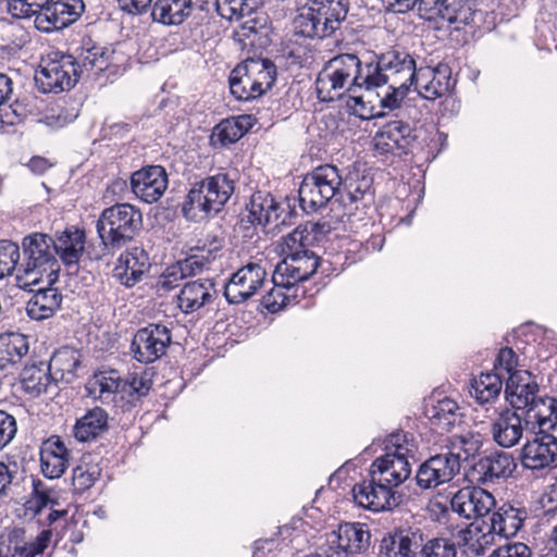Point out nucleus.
<instances>
[{"instance_id": "54", "label": "nucleus", "mask_w": 557, "mask_h": 557, "mask_svg": "<svg viewBox=\"0 0 557 557\" xmlns=\"http://www.w3.org/2000/svg\"><path fill=\"white\" fill-rule=\"evenodd\" d=\"M346 107L351 113L361 120L381 119L387 115L385 111H377L371 101L364 100L363 96L348 92Z\"/></svg>"}, {"instance_id": "40", "label": "nucleus", "mask_w": 557, "mask_h": 557, "mask_svg": "<svg viewBox=\"0 0 557 557\" xmlns=\"http://www.w3.org/2000/svg\"><path fill=\"white\" fill-rule=\"evenodd\" d=\"M425 417L429 419L432 426L438 432H449L460 422L461 413L458 404L445 397L438 400L435 405L426 407Z\"/></svg>"}, {"instance_id": "18", "label": "nucleus", "mask_w": 557, "mask_h": 557, "mask_svg": "<svg viewBox=\"0 0 557 557\" xmlns=\"http://www.w3.org/2000/svg\"><path fill=\"white\" fill-rule=\"evenodd\" d=\"M267 276L263 267L249 262L232 274L224 286V297L231 305H239L252 297L261 287Z\"/></svg>"}, {"instance_id": "53", "label": "nucleus", "mask_w": 557, "mask_h": 557, "mask_svg": "<svg viewBox=\"0 0 557 557\" xmlns=\"http://www.w3.org/2000/svg\"><path fill=\"white\" fill-rule=\"evenodd\" d=\"M235 122L224 119L218 123L211 132L209 144L214 149L225 148L240 139V133L236 131Z\"/></svg>"}, {"instance_id": "44", "label": "nucleus", "mask_w": 557, "mask_h": 557, "mask_svg": "<svg viewBox=\"0 0 557 557\" xmlns=\"http://www.w3.org/2000/svg\"><path fill=\"white\" fill-rule=\"evenodd\" d=\"M503 380V373L494 371L482 372L479 377L472 380L470 394L480 405L493 403L502 392Z\"/></svg>"}, {"instance_id": "37", "label": "nucleus", "mask_w": 557, "mask_h": 557, "mask_svg": "<svg viewBox=\"0 0 557 557\" xmlns=\"http://www.w3.org/2000/svg\"><path fill=\"white\" fill-rule=\"evenodd\" d=\"M193 11V0H156L151 7V17L153 22L165 26L181 25Z\"/></svg>"}, {"instance_id": "15", "label": "nucleus", "mask_w": 557, "mask_h": 557, "mask_svg": "<svg viewBox=\"0 0 557 557\" xmlns=\"http://www.w3.org/2000/svg\"><path fill=\"white\" fill-rule=\"evenodd\" d=\"M557 460V436L552 431H535L521 448V465L524 469L543 471Z\"/></svg>"}, {"instance_id": "39", "label": "nucleus", "mask_w": 557, "mask_h": 557, "mask_svg": "<svg viewBox=\"0 0 557 557\" xmlns=\"http://www.w3.org/2000/svg\"><path fill=\"white\" fill-rule=\"evenodd\" d=\"M20 376L23 389L32 397H38L57 385L48 363L44 361L26 364Z\"/></svg>"}, {"instance_id": "21", "label": "nucleus", "mask_w": 557, "mask_h": 557, "mask_svg": "<svg viewBox=\"0 0 557 557\" xmlns=\"http://www.w3.org/2000/svg\"><path fill=\"white\" fill-rule=\"evenodd\" d=\"M528 518V511L520 504L509 502L503 503L487 516L488 521L483 520V524L487 527V533L483 535H498L499 537L509 539L517 535L522 529Z\"/></svg>"}, {"instance_id": "25", "label": "nucleus", "mask_w": 557, "mask_h": 557, "mask_svg": "<svg viewBox=\"0 0 557 557\" xmlns=\"http://www.w3.org/2000/svg\"><path fill=\"white\" fill-rule=\"evenodd\" d=\"M516 469L515 460L510 453L494 450L481 456L472 466L476 481L483 484L495 483L499 479H507Z\"/></svg>"}, {"instance_id": "16", "label": "nucleus", "mask_w": 557, "mask_h": 557, "mask_svg": "<svg viewBox=\"0 0 557 557\" xmlns=\"http://www.w3.org/2000/svg\"><path fill=\"white\" fill-rule=\"evenodd\" d=\"M370 531L360 522H343L327 535L326 546L335 557H352L366 552L370 545Z\"/></svg>"}, {"instance_id": "59", "label": "nucleus", "mask_w": 557, "mask_h": 557, "mask_svg": "<svg viewBox=\"0 0 557 557\" xmlns=\"http://www.w3.org/2000/svg\"><path fill=\"white\" fill-rule=\"evenodd\" d=\"M215 259L212 250L208 251L207 256L191 255L183 260L176 262V269L180 272L178 276H194L200 273L207 264Z\"/></svg>"}, {"instance_id": "4", "label": "nucleus", "mask_w": 557, "mask_h": 557, "mask_svg": "<svg viewBox=\"0 0 557 557\" xmlns=\"http://www.w3.org/2000/svg\"><path fill=\"white\" fill-rule=\"evenodd\" d=\"M235 190V180L226 172L195 182L182 203L183 216L191 222L220 213Z\"/></svg>"}, {"instance_id": "20", "label": "nucleus", "mask_w": 557, "mask_h": 557, "mask_svg": "<svg viewBox=\"0 0 557 557\" xmlns=\"http://www.w3.org/2000/svg\"><path fill=\"white\" fill-rule=\"evenodd\" d=\"M495 506L496 500L490 492L474 486L460 488L450 499L451 510L467 520L483 521Z\"/></svg>"}, {"instance_id": "49", "label": "nucleus", "mask_w": 557, "mask_h": 557, "mask_svg": "<svg viewBox=\"0 0 557 557\" xmlns=\"http://www.w3.org/2000/svg\"><path fill=\"white\" fill-rule=\"evenodd\" d=\"M299 267H296L294 261H290L286 256H284V259L281 263H278L275 268V271L272 276L273 285L284 286L286 290L295 289V293L297 290L302 289V294L305 293V287L301 285V283L305 282L302 280Z\"/></svg>"}, {"instance_id": "22", "label": "nucleus", "mask_w": 557, "mask_h": 557, "mask_svg": "<svg viewBox=\"0 0 557 557\" xmlns=\"http://www.w3.org/2000/svg\"><path fill=\"white\" fill-rule=\"evenodd\" d=\"M150 269L149 256L140 247H133L117 258L112 277L121 285L131 288L138 284Z\"/></svg>"}, {"instance_id": "2", "label": "nucleus", "mask_w": 557, "mask_h": 557, "mask_svg": "<svg viewBox=\"0 0 557 557\" xmlns=\"http://www.w3.org/2000/svg\"><path fill=\"white\" fill-rule=\"evenodd\" d=\"M367 75L363 54L339 53L330 59L319 72L314 82L317 97L321 102H332L342 96V90L372 91L367 84Z\"/></svg>"}, {"instance_id": "33", "label": "nucleus", "mask_w": 557, "mask_h": 557, "mask_svg": "<svg viewBox=\"0 0 557 557\" xmlns=\"http://www.w3.org/2000/svg\"><path fill=\"white\" fill-rule=\"evenodd\" d=\"M321 24V35L329 38L335 35L349 11L348 0H312Z\"/></svg>"}, {"instance_id": "57", "label": "nucleus", "mask_w": 557, "mask_h": 557, "mask_svg": "<svg viewBox=\"0 0 557 557\" xmlns=\"http://www.w3.org/2000/svg\"><path fill=\"white\" fill-rule=\"evenodd\" d=\"M287 258L290 261H294L296 267L300 268V275L305 282L317 272L319 267L323 265L322 259L309 249L301 250L299 252H289Z\"/></svg>"}, {"instance_id": "42", "label": "nucleus", "mask_w": 557, "mask_h": 557, "mask_svg": "<svg viewBox=\"0 0 557 557\" xmlns=\"http://www.w3.org/2000/svg\"><path fill=\"white\" fill-rule=\"evenodd\" d=\"M29 345L25 335L7 333L0 336V370L14 367L28 354Z\"/></svg>"}, {"instance_id": "7", "label": "nucleus", "mask_w": 557, "mask_h": 557, "mask_svg": "<svg viewBox=\"0 0 557 557\" xmlns=\"http://www.w3.org/2000/svg\"><path fill=\"white\" fill-rule=\"evenodd\" d=\"M409 436L412 435L404 431L391 433L384 441L386 453L370 467L380 478L388 480L393 487L400 485L411 474L408 454L413 451V445L409 447Z\"/></svg>"}, {"instance_id": "9", "label": "nucleus", "mask_w": 557, "mask_h": 557, "mask_svg": "<svg viewBox=\"0 0 557 557\" xmlns=\"http://www.w3.org/2000/svg\"><path fill=\"white\" fill-rule=\"evenodd\" d=\"M369 479L357 483L352 487L355 503L373 512L391 511L403 502V495L393 491L388 480L380 478L369 470Z\"/></svg>"}, {"instance_id": "56", "label": "nucleus", "mask_w": 557, "mask_h": 557, "mask_svg": "<svg viewBox=\"0 0 557 557\" xmlns=\"http://www.w3.org/2000/svg\"><path fill=\"white\" fill-rule=\"evenodd\" d=\"M457 548L454 542L444 537L431 539L424 542L421 539L420 557H456Z\"/></svg>"}, {"instance_id": "3", "label": "nucleus", "mask_w": 557, "mask_h": 557, "mask_svg": "<svg viewBox=\"0 0 557 557\" xmlns=\"http://www.w3.org/2000/svg\"><path fill=\"white\" fill-rule=\"evenodd\" d=\"M60 273V264L53 251V237L35 232L22 239V260L15 276L22 289L47 282L53 285Z\"/></svg>"}, {"instance_id": "45", "label": "nucleus", "mask_w": 557, "mask_h": 557, "mask_svg": "<svg viewBox=\"0 0 557 557\" xmlns=\"http://www.w3.org/2000/svg\"><path fill=\"white\" fill-rule=\"evenodd\" d=\"M245 62V72L259 84V89H263V95L272 89L277 78V67L275 63L268 58H247Z\"/></svg>"}, {"instance_id": "47", "label": "nucleus", "mask_w": 557, "mask_h": 557, "mask_svg": "<svg viewBox=\"0 0 557 557\" xmlns=\"http://www.w3.org/2000/svg\"><path fill=\"white\" fill-rule=\"evenodd\" d=\"M53 0H8V12L14 18L34 17L35 27L39 30V17H44L47 8Z\"/></svg>"}, {"instance_id": "58", "label": "nucleus", "mask_w": 557, "mask_h": 557, "mask_svg": "<svg viewBox=\"0 0 557 557\" xmlns=\"http://www.w3.org/2000/svg\"><path fill=\"white\" fill-rule=\"evenodd\" d=\"M410 89L406 82L401 83L399 86L389 85L387 92L379 101L380 111L387 110V112H393L398 110L397 113L401 115L403 103Z\"/></svg>"}, {"instance_id": "31", "label": "nucleus", "mask_w": 557, "mask_h": 557, "mask_svg": "<svg viewBox=\"0 0 557 557\" xmlns=\"http://www.w3.org/2000/svg\"><path fill=\"white\" fill-rule=\"evenodd\" d=\"M215 295V285L210 278L187 282L177 296L178 308L185 314L196 312L210 304Z\"/></svg>"}, {"instance_id": "63", "label": "nucleus", "mask_w": 557, "mask_h": 557, "mask_svg": "<svg viewBox=\"0 0 557 557\" xmlns=\"http://www.w3.org/2000/svg\"><path fill=\"white\" fill-rule=\"evenodd\" d=\"M17 432L16 419L11 413L0 410V450L8 446Z\"/></svg>"}, {"instance_id": "5", "label": "nucleus", "mask_w": 557, "mask_h": 557, "mask_svg": "<svg viewBox=\"0 0 557 557\" xmlns=\"http://www.w3.org/2000/svg\"><path fill=\"white\" fill-rule=\"evenodd\" d=\"M373 156L385 164H392L395 158L416 156V150H423L420 128L396 113L387 120L372 137Z\"/></svg>"}, {"instance_id": "24", "label": "nucleus", "mask_w": 557, "mask_h": 557, "mask_svg": "<svg viewBox=\"0 0 557 557\" xmlns=\"http://www.w3.org/2000/svg\"><path fill=\"white\" fill-rule=\"evenodd\" d=\"M85 10L83 0H57L39 17V32L52 33L64 29L76 22Z\"/></svg>"}, {"instance_id": "62", "label": "nucleus", "mask_w": 557, "mask_h": 557, "mask_svg": "<svg viewBox=\"0 0 557 557\" xmlns=\"http://www.w3.org/2000/svg\"><path fill=\"white\" fill-rule=\"evenodd\" d=\"M518 366V356L510 347H503L494 361L492 371L502 373L503 371L509 376L511 373L520 372L516 370Z\"/></svg>"}, {"instance_id": "30", "label": "nucleus", "mask_w": 557, "mask_h": 557, "mask_svg": "<svg viewBox=\"0 0 557 557\" xmlns=\"http://www.w3.org/2000/svg\"><path fill=\"white\" fill-rule=\"evenodd\" d=\"M85 232L78 227H66L53 237V251L67 268L77 265L85 249Z\"/></svg>"}, {"instance_id": "64", "label": "nucleus", "mask_w": 557, "mask_h": 557, "mask_svg": "<svg viewBox=\"0 0 557 557\" xmlns=\"http://www.w3.org/2000/svg\"><path fill=\"white\" fill-rule=\"evenodd\" d=\"M488 557H532V550L522 542L507 543L494 549Z\"/></svg>"}, {"instance_id": "6", "label": "nucleus", "mask_w": 557, "mask_h": 557, "mask_svg": "<svg viewBox=\"0 0 557 557\" xmlns=\"http://www.w3.org/2000/svg\"><path fill=\"white\" fill-rule=\"evenodd\" d=\"M343 183L344 177L334 164L325 163L312 169L298 188L301 210L309 214L325 208L333 199L339 202Z\"/></svg>"}, {"instance_id": "1", "label": "nucleus", "mask_w": 557, "mask_h": 557, "mask_svg": "<svg viewBox=\"0 0 557 557\" xmlns=\"http://www.w3.org/2000/svg\"><path fill=\"white\" fill-rule=\"evenodd\" d=\"M104 71V47L84 39L81 63L62 51H51L41 60L36 84L42 92L59 94L74 87L81 75L98 78Z\"/></svg>"}, {"instance_id": "41", "label": "nucleus", "mask_w": 557, "mask_h": 557, "mask_svg": "<svg viewBox=\"0 0 557 557\" xmlns=\"http://www.w3.org/2000/svg\"><path fill=\"white\" fill-rule=\"evenodd\" d=\"M104 433V410L101 407L89 409L73 426V436L77 442L89 443Z\"/></svg>"}, {"instance_id": "43", "label": "nucleus", "mask_w": 557, "mask_h": 557, "mask_svg": "<svg viewBox=\"0 0 557 557\" xmlns=\"http://www.w3.org/2000/svg\"><path fill=\"white\" fill-rule=\"evenodd\" d=\"M245 69V62L242 61L228 76L231 94L239 101H250L263 96V89H259V84Z\"/></svg>"}, {"instance_id": "46", "label": "nucleus", "mask_w": 557, "mask_h": 557, "mask_svg": "<svg viewBox=\"0 0 557 557\" xmlns=\"http://www.w3.org/2000/svg\"><path fill=\"white\" fill-rule=\"evenodd\" d=\"M263 3V0H214V8L219 16L232 21L251 16Z\"/></svg>"}, {"instance_id": "48", "label": "nucleus", "mask_w": 557, "mask_h": 557, "mask_svg": "<svg viewBox=\"0 0 557 557\" xmlns=\"http://www.w3.org/2000/svg\"><path fill=\"white\" fill-rule=\"evenodd\" d=\"M294 25L297 33L305 38L323 39L320 20L317 16L312 0H308L299 10V13L294 20Z\"/></svg>"}, {"instance_id": "52", "label": "nucleus", "mask_w": 557, "mask_h": 557, "mask_svg": "<svg viewBox=\"0 0 557 557\" xmlns=\"http://www.w3.org/2000/svg\"><path fill=\"white\" fill-rule=\"evenodd\" d=\"M420 140L423 150H416V156L421 154L423 160L432 162L447 146V135L438 128L422 131L420 128Z\"/></svg>"}, {"instance_id": "34", "label": "nucleus", "mask_w": 557, "mask_h": 557, "mask_svg": "<svg viewBox=\"0 0 557 557\" xmlns=\"http://www.w3.org/2000/svg\"><path fill=\"white\" fill-rule=\"evenodd\" d=\"M33 296L26 304L27 315L33 320H45L54 314L62 302V295L58 288L49 285L38 289H29Z\"/></svg>"}, {"instance_id": "28", "label": "nucleus", "mask_w": 557, "mask_h": 557, "mask_svg": "<svg viewBox=\"0 0 557 557\" xmlns=\"http://www.w3.org/2000/svg\"><path fill=\"white\" fill-rule=\"evenodd\" d=\"M539 393V384L529 371L511 373L506 381L505 398L517 410H527Z\"/></svg>"}, {"instance_id": "38", "label": "nucleus", "mask_w": 557, "mask_h": 557, "mask_svg": "<svg viewBox=\"0 0 557 557\" xmlns=\"http://www.w3.org/2000/svg\"><path fill=\"white\" fill-rule=\"evenodd\" d=\"M48 366L55 383L70 384L77 377L76 371L81 367V354L73 347H60L51 356Z\"/></svg>"}, {"instance_id": "32", "label": "nucleus", "mask_w": 557, "mask_h": 557, "mask_svg": "<svg viewBox=\"0 0 557 557\" xmlns=\"http://www.w3.org/2000/svg\"><path fill=\"white\" fill-rule=\"evenodd\" d=\"M474 0H432L424 20L442 18L448 23L469 24L472 21Z\"/></svg>"}, {"instance_id": "50", "label": "nucleus", "mask_w": 557, "mask_h": 557, "mask_svg": "<svg viewBox=\"0 0 557 557\" xmlns=\"http://www.w3.org/2000/svg\"><path fill=\"white\" fill-rule=\"evenodd\" d=\"M451 70L447 64L438 63L434 67V76L428 84H421L423 98L434 100L443 97L450 89Z\"/></svg>"}, {"instance_id": "26", "label": "nucleus", "mask_w": 557, "mask_h": 557, "mask_svg": "<svg viewBox=\"0 0 557 557\" xmlns=\"http://www.w3.org/2000/svg\"><path fill=\"white\" fill-rule=\"evenodd\" d=\"M374 201L372 177L359 171L349 172L344 177L339 203L343 206L355 205V210L370 208Z\"/></svg>"}, {"instance_id": "10", "label": "nucleus", "mask_w": 557, "mask_h": 557, "mask_svg": "<svg viewBox=\"0 0 557 557\" xmlns=\"http://www.w3.org/2000/svg\"><path fill=\"white\" fill-rule=\"evenodd\" d=\"M107 248H121L127 245L141 230L143 214L128 202H115L107 208Z\"/></svg>"}, {"instance_id": "8", "label": "nucleus", "mask_w": 557, "mask_h": 557, "mask_svg": "<svg viewBox=\"0 0 557 557\" xmlns=\"http://www.w3.org/2000/svg\"><path fill=\"white\" fill-rule=\"evenodd\" d=\"M367 66V84L372 90L385 86L389 74L409 73L414 69V58L401 48H391L382 53H363Z\"/></svg>"}, {"instance_id": "51", "label": "nucleus", "mask_w": 557, "mask_h": 557, "mask_svg": "<svg viewBox=\"0 0 557 557\" xmlns=\"http://www.w3.org/2000/svg\"><path fill=\"white\" fill-rule=\"evenodd\" d=\"M319 227L320 225L313 222H308L304 225L299 224L293 232L284 237L282 253L288 257L289 252H299L308 249L309 236L312 233H318Z\"/></svg>"}, {"instance_id": "14", "label": "nucleus", "mask_w": 557, "mask_h": 557, "mask_svg": "<svg viewBox=\"0 0 557 557\" xmlns=\"http://www.w3.org/2000/svg\"><path fill=\"white\" fill-rule=\"evenodd\" d=\"M246 209L249 210L247 216L261 226L272 223L275 226L290 225L294 223L292 220L297 215L295 208L288 201L284 205L278 203L270 193L262 190L251 195Z\"/></svg>"}, {"instance_id": "19", "label": "nucleus", "mask_w": 557, "mask_h": 557, "mask_svg": "<svg viewBox=\"0 0 557 557\" xmlns=\"http://www.w3.org/2000/svg\"><path fill=\"white\" fill-rule=\"evenodd\" d=\"M169 185L166 170L162 165H145L129 176L131 191L143 202L154 203Z\"/></svg>"}, {"instance_id": "27", "label": "nucleus", "mask_w": 557, "mask_h": 557, "mask_svg": "<svg viewBox=\"0 0 557 557\" xmlns=\"http://www.w3.org/2000/svg\"><path fill=\"white\" fill-rule=\"evenodd\" d=\"M422 532L400 530L387 533L379 546V557H420Z\"/></svg>"}, {"instance_id": "23", "label": "nucleus", "mask_w": 557, "mask_h": 557, "mask_svg": "<svg viewBox=\"0 0 557 557\" xmlns=\"http://www.w3.org/2000/svg\"><path fill=\"white\" fill-rule=\"evenodd\" d=\"M233 34V37L243 48H264L271 41V20L261 9H257L251 16H246Z\"/></svg>"}, {"instance_id": "12", "label": "nucleus", "mask_w": 557, "mask_h": 557, "mask_svg": "<svg viewBox=\"0 0 557 557\" xmlns=\"http://www.w3.org/2000/svg\"><path fill=\"white\" fill-rule=\"evenodd\" d=\"M171 341L170 329L163 324L150 323L135 333L131 351L136 361L148 364L165 355Z\"/></svg>"}, {"instance_id": "60", "label": "nucleus", "mask_w": 557, "mask_h": 557, "mask_svg": "<svg viewBox=\"0 0 557 557\" xmlns=\"http://www.w3.org/2000/svg\"><path fill=\"white\" fill-rule=\"evenodd\" d=\"M261 304L269 312L275 313L290 305V295L281 284L274 285L271 290L262 297Z\"/></svg>"}, {"instance_id": "61", "label": "nucleus", "mask_w": 557, "mask_h": 557, "mask_svg": "<svg viewBox=\"0 0 557 557\" xmlns=\"http://www.w3.org/2000/svg\"><path fill=\"white\" fill-rule=\"evenodd\" d=\"M432 0H383L386 10L393 13L403 14L412 10H417L419 15L424 18L428 5L431 7Z\"/></svg>"}, {"instance_id": "29", "label": "nucleus", "mask_w": 557, "mask_h": 557, "mask_svg": "<svg viewBox=\"0 0 557 557\" xmlns=\"http://www.w3.org/2000/svg\"><path fill=\"white\" fill-rule=\"evenodd\" d=\"M70 451L60 436H51L40 448V468L45 478L58 479L69 467Z\"/></svg>"}, {"instance_id": "13", "label": "nucleus", "mask_w": 557, "mask_h": 557, "mask_svg": "<svg viewBox=\"0 0 557 557\" xmlns=\"http://www.w3.org/2000/svg\"><path fill=\"white\" fill-rule=\"evenodd\" d=\"M459 471V454L451 451L436 454L419 466L416 473V483L422 490L435 488L450 482Z\"/></svg>"}, {"instance_id": "17", "label": "nucleus", "mask_w": 557, "mask_h": 557, "mask_svg": "<svg viewBox=\"0 0 557 557\" xmlns=\"http://www.w3.org/2000/svg\"><path fill=\"white\" fill-rule=\"evenodd\" d=\"M26 530L23 527H14L7 534L0 536V557H36L42 555L48 548L52 531L45 529L34 541L27 540Z\"/></svg>"}, {"instance_id": "35", "label": "nucleus", "mask_w": 557, "mask_h": 557, "mask_svg": "<svg viewBox=\"0 0 557 557\" xmlns=\"http://www.w3.org/2000/svg\"><path fill=\"white\" fill-rule=\"evenodd\" d=\"M524 421L533 430L554 431L557 428V399L549 396L535 397L525 410Z\"/></svg>"}, {"instance_id": "11", "label": "nucleus", "mask_w": 557, "mask_h": 557, "mask_svg": "<svg viewBox=\"0 0 557 557\" xmlns=\"http://www.w3.org/2000/svg\"><path fill=\"white\" fill-rule=\"evenodd\" d=\"M107 394H111V401L115 407L129 409L134 401L148 395L152 387V380L144 372L140 376L127 373L121 376L115 369L107 370Z\"/></svg>"}, {"instance_id": "36", "label": "nucleus", "mask_w": 557, "mask_h": 557, "mask_svg": "<svg viewBox=\"0 0 557 557\" xmlns=\"http://www.w3.org/2000/svg\"><path fill=\"white\" fill-rule=\"evenodd\" d=\"M492 434L499 446L505 448L515 446L523 434L522 417L509 409L502 411L492 424Z\"/></svg>"}, {"instance_id": "55", "label": "nucleus", "mask_w": 557, "mask_h": 557, "mask_svg": "<svg viewBox=\"0 0 557 557\" xmlns=\"http://www.w3.org/2000/svg\"><path fill=\"white\" fill-rule=\"evenodd\" d=\"M20 259L21 252L17 244L10 240L0 242V280L13 271L17 272Z\"/></svg>"}]
</instances>
